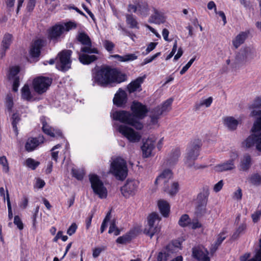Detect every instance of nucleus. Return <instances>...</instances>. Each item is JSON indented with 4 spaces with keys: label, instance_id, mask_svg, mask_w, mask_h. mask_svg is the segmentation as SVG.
<instances>
[{
    "label": "nucleus",
    "instance_id": "72a5a7b5",
    "mask_svg": "<svg viewBox=\"0 0 261 261\" xmlns=\"http://www.w3.org/2000/svg\"><path fill=\"white\" fill-rule=\"evenodd\" d=\"M112 57L116 59L119 62H128L133 61L137 59L138 57L134 54H128L124 56L119 55H114Z\"/></svg>",
    "mask_w": 261,
    "mask_h": 261
},
{
    "label": "nucleus",
    "instance_id": "052dcab7",
    "mask_svg": "<svg viewBox=\"0 0 261 261\" xmlns=\"http://www.w3.org/2000/svg\"><path fill=\"white\" fill-rule=\"evenodd\" d=\"M109 233H114L115 236H118L120 232L118 229L116 227V225L114 222H112L111 223L109 232Z\"/></svg>",
    "mask_w": 261,
    "mask_h": 261
},
{
    "label": "nucleus",
    "instance_id": "79ce46f5",
    "mask_svg": "<svg viewBox=\"0 0 261 261\" xmlns=\"http://www.w3.org/2000/svg\"><path fill=\"white\" fill-rule=\"evenodd\" d=\"M161 220V218L160 217L159 214L155 213H152L149 215L147 218L148 221V225H153V226H158V224H156L155 223H159Z\"/></svg>",
    "mask_w": 261,
    "mask_h": 261
},
{
    "label": "nucleus",
    "instance_id": "49530a36",
    "mask_svg": "<svg viewBox=\"0 0 261 261\" xmlns=\"http://www.w3.org/2000/svg\"><path fill=\"white\" fill-rule=\"evenodd\" d=\"M40 164V162L30 158L27 159L25 162L26 166L32 170H35Z\"/></svg>",
    "mask_w": 261,
    "mask_h": 261
},
{
    "label": "nucleus",
    "instance_id": "4c0bfd02",
    "mask_svg": "<svg viewBox=\"0 0 261 261\" xmlns=\"http://www.w3.org/2000/svg\"><path fill=\"white\" fill-rule=\"evenodd\" d=\"M85 174L86 172L83 168H72L71 169L72 176L76 179H83Z\"/></svg>",
    "mask_w": 261,
    "mask_h": 261
},
{
    "label": "nucleus",
    "instance_id": "5701e85b",
    "mask_svg": "<svg viewBox=\"0 0 261 261\" xmlns=\"http://www.w3.org/2000/svg\"><path fill=\"white\" fill-rule=\"evenodd\" d=\"M252 164V159L249 154H245L241 159L239 169L240 171H246L249 169Z\"/></svg>",
    "mask_w": 261,
    "mask_h": 261
},
{
    "label": "nucleus",
    "instance_id": "0e129e2a",
    "mask_svg": "<svg viewBox=\"0 0 261 261\" xmlns=\"http://www.w3.org/2000/svg\"><path fill=\"white\" fill-rule=\"evenodd\" d=\"M29 199L28 198L24 196L21 199L20 202L19 203V206L22 209L25 208L28 205Z\"/></svg>",
    "mask_w": 261,
    "mask_h": 261
},
{
    "label": "nucleus",
    "instance_id": "423d86ee",
    "mask_svg": "<svg viewBox=\"0 0 261 261\" xmlns=\"http://www.w3.org/2000/svg\"><path fill=\"white\" fill-rule=\"evenodd\" d=\"M248 108L252 110L250 113V116H258L254 122L251 129L253 133H257V132L261 130V110H256V109H261V97H256L252 103L249 106Z\"/></svg>",
    "mask_w": 261,
    "mask_h": 261
},
{
    "label": "nucleus",
    "instance_id": "cd10ccee",
    "mask_svg": "<svg viewBox=\"0 0 261 261\" xmlns=\"http://www.w3.org/2000/svg\"><path fill=\"white\" fill-rule=\"evenodd\" d=\"M208 195V188L207 187L204 188L202 191L197 196V203L198 204L206 205Z\"/></svg>",
    "mask_w": 261,
    "mask_h": 261
},
{
    "label": "nucleus",
    "instance_id": "1a4fd4ad",
    "mask_svg": "<svg viewBox=\"0 0 261 261\" xmlns=\"http://www.w3.org/2000/svg\"><path fill=\"white\" fill-rule=\"evenodd\" d=\"M47 38L57 42L61 41L64 34V28L61 23H57L49 28L47 31Z\"/></svg>",
    "mask_w": 261,
    "mask_h": 261
},
{
    "label": "nucleus",
    "instance_id": "9d476101",
    "mask_svg": "<svg viewBox=\"0 0 261 261\" xmlns=\"http://www.w3.org/2000/svg\"><path fill=\"white\" fill-rule=\"evenodd\" d=\"M237 153H232L231 155V158L226 162L218 164L214 166V170L216 172H221L224 171H230L235 168L234 161L238 157Z\"/></svg>",
    "mask_w": 261,
    "mask_h": 261
},
{
    "label": "nucleus",
    "instance_id": "a19ab883",
    "mask_svg": "<svg viewBox=\"0 0 261 261\" xmlns=\"http://www.w3.org/2000/svg\"><path fill=\"white\" fill-rule=\"evenodd\" d=\"M20 72V68L18 66H14L10 67L8 74H7L8 79L11 81L12 79H15L18 76V74Z\"/></svg>",
    "mask_w": 261,
    "mask_h": 261
},
{
    "label": "nucleus",
    "instance_id": "09e8293b",
    "mask_svg": "<svg viewBox=\"0 0 261 261\" xmlns=\"http://www.w3.org/2000/svg\"><path fill=\"white\" fill-rule=\"evenodd\" d=\"M212 97H209L208 98L203 100L199 103L196 104V110L199 109L201 106H205L206 107H209L213 102Z\"/></svg>",
    "mask_w": 261,
    "mask_h": 261
},
{
    "label": "nucleus",
    "instance_id": "f03ea898",
    "mask_svg": "<svg viewBox=\"0 0 261 261\" xmlns=\"http://www.w3.org/2000/svg\"><path fill=\"white\" fill-rule=\"evenodd\" d=\"M130 111L118 110L111 114L113 120L133 126L137 130H141L143 124L140 121L145 118L149 112L147 106L141 102L134 100L130 105Z\"/></svg>",
    "mask_w": 261,
    "mask_h": 261
},
{
    "label": "nucleus",
    "instance_id": "393cba45",
    "mask_svg": "<svg viewBox=\"0 0 261 261\" xmlns=\"http://www.w3.org/2000/svg\"><path fill=\"white\" fill-rule=\"evenodd\" d=\"M258 143V134H251L248 136L242 143V146L246 148H249L256 146Z\"/></svg>",
    "mask_w": 261,
    "mask_h": 261
},
{
    "label": "nucleus",
    "instance_id": "2eb2a0df",
    "mask_svg": "<svg viewBox=\"0 0 261 261\" xmlns=\"http://www.w3.org/2000/svg\"><path fill=\"white\" fill-rule=\"evenodd\" d=\"M127 101V95L125 91L121 88L115 94L113 103L117 107H124Z\"/></svg>",
    "mask_w": 261,
    "mask_h": 261
},
{
    "label": "nucleus",
    "instance_id": "ea45409f",
    "mask_svg": "<svg viewBox=\"0 0 261 261\" xmlns=\"http://www.w3.org/2000/svg\"><path fill=\"white\" fill-rule=\"evenodd\" d=\"M41 122L42 124V129L43 132L49 136H54V134L53 133L54 128L48 125L44 117H42L41 119Z\"/></svg>",
    "mask_w": 261,
    "mask_h": 261
},
{
    "label": "nucleus",
    "instance_id": "ddd939ff",
    "mask_svg": "<svg viewBox=\"0 0 261 261\" xmlns=\"http://www.w3.org/2000/svg\"><path fill=\"white\" fill-rule=\"evenodd\" d=\"M44 140V137L42 135H39L37 137H29L25 144V149L28 152H32L43 143Z\"/></svg>",
    "mask_w": 261,
    "mask_h": 261
},
{
    "label": "nucleus",
    "instance_id": "c756f323",
    "mask_svg": "<svg viewBox=\"0 0 261 261\" xmlns=\"http://www.w3.org/2000/svg\"><path fill=\"white\" fill-rule=\"evenodd\" d=\"M126 23L130 29L139 28V23L137 20L136 17L132 14H126Z\"/></svg>",
    "mask_w": 261,
    "mask_h": 261
},
{
    "label": "nucleus",
    "instance_id": "2f4dec72",
    "mask_svg": "<svg viewBox=\"0 0 261 261\" xmlns=\"http://www.w3.org/2000/svg\"><path fill=\"white\" fill-rule=\"evenodd\" d=\"M21 96L23 100L31 101L33 98L28 84H25L21 89Z\"/></svg>",
    "mask_w": 261,
    "mask_h": 261
},
{
    "label": "nucleus",
    "instance_id": "774afa93",
    "mask_svg": "<svg viewBox=\"0 0 261 261\" xmlns=\"http://www.w3.org/2000/svg\"><path fill=\"white\" fill-rule=\"evenodd\" d=\"M77 227V226L75 223H72L67 230V234L69 236L72 235L76 231Z\"/></svg>",
    "mask_w": 261,
    "mask_h": 261
},
{
    "label": "nucleus",
    "instance_id": "c9c22d12",
    "mask_svg": "<svg viewBox=\"0 0 261 261\" xmlns=\"http://www.w3.org/2000/svg\"><path fill=\"white\" fill-rule=\"evenodd\" d=\"M76 40L83 45L90 44L91 40L89 36L85 32H80L76 36Z\"/></svg>",
    "mask_w": 261,
    "mask_h": 261
},
{
    "label": "nucleus",
    "instance_id": "de8ad7c7",
    "mask_svg": "<svg viewBox=\"0 0 261 261\" xmlns=\"http://www.w3.org/2000/svg\"><path fill=\"white\" fill-rule=\"evenodd\" d=\"M61 24L64 28V33L65 32H68L77 28V23L74 21H69Z\"/></svg>",
    "mask_w": 261,
    "mask_h": 261
},
{
    "label": "nucleus",
    "instance_id": "6e6552de",
    "mask_svg": "<svg viewBox=\"0 0 261 261\" xmlns=\"http://www.w3.org/2000/svg\"><path fill=\"white\" fill-rule=\"evenodd\" d=\"M118 132L123 135L130 142H138L141 139V135L130 127L125 125H120L118 128Z\"/></svg>",
    "mask_w": 261,
    "mask_h": 261
},
{
    "label": "nucleus",
    "instance_id": "4be33fe9",
    "mask_svg": "<svg viewBox=\"0 0 261 261\" xmlns=\"http://www.w3.org/2000/svg\"><path fill=\"white\" fill-rule=\"evenodd\" d=\"M10 119L15 135L17 136L18 135L17 124L21 120V115L18 112L16 111L12 114Z\"/></svg>",
    "mask_w": 261,
    "mask_h": 261
},
{
    "label": "nucleus",
    "instance_id": "13d9d810",
    "mask_svg": "<svg viewBox=\"0 0 261 261\" xmlns=\"http://www.w3.org/2000/svg\"><path fill=\"white\" fill-rule=\"evenodd\" d=\"M0 164L3 166L4 171L5 172H8L9 171L8 161L5 156L0 157Z\"/></svg>",
    "mask_w": 261,
    "mask_h": 261
},
{
    "label": "nucleus",
    "instance_id": "dca6fc26",
    "mask_svg": "<svg viewBox=\"0 0 261 261\" xmlns=\"http://www.w3.org/2000/svg\"><path fill=\"white\" fill-rule=\"evenodd\" d=\"M145 76H139L135 80L132 81L127 86L126 89L129 93H133L136 91L140 92L142 91L141 85L143 83Z\"/></svg>",
    "mask_w": 261,
    "mask_h": 261
},
{
    "label": "nucleus",
    "instance_id": "f257e3e1",
    "mask_svg": "<svg viewBox=\"0 0 261 261\" xmlns=\"http://www.w3.org/2000/svg\"><path fill=\"white\" fill-rule=\"evenodd\" d=\"M126 74L118 68L102 65L92 70V86L102 88H111L126 81Z\"/></svg>",
    "mask_w": 261,
    "mask_h": 261
},
{
    "label": "nucleus",
    "instance_id": "6e6d98bb",
    "mask_svg": "<svg viewBox=\"0 0 261 261\" xmlns=\"http://www.w3.org/2000/svg\"><path fill=\"white\" fill-rule=\"evenodd\" d=\"M195 59H196V57L192 58L188 62V63L182 67V68L181 69V70L180 71V74L181 75H182L186 72V71L188 70V69L191 67V66L192 65L193 63L195 61Z\"/></svg>",
    "mask_w": 261,
    "mask_h": 261
},
{
    "label": "nucleus",
    "instance_id": "c85d7f7f",
    "mask_svg": "<svg viewBox=\"0 0 261 261\" xmlns=\"http://www.w3.org/2000/svg\"><path fill=\"white\" fill-rule=\"evenodd\" d=\"M158 207L162 215L167 217L169 213L170 206L167 201L164 200H159L158 202Z\"/></svg>",
    "mask_w": 261,
    "mask_h": 261
},
{
    "label": "nucleus",
    "instance_id": "4468645a",
    "mask_svg": "<svg viewBox=\"0 0 261 261\" xmlns=\"http://www.w3.org/2000/svg\"><path fill=\"white\" fill-rule=\"evenodd\" d=\"M138 184V182L136 180H126V183L121 188L122 194L126 198L134 195Z\"/></svg>",
    "mask_w": 261,
    "mask_h": 261
},
{
    "label": "nucleus",
    "instance_id": "f8f14e48",
    "mask_svg": "<svg viewBox=\"0 0 261 261\" xmlns=\"http://www.w3.org/2000/svg\"><path fill=\"white\" fill-rule=\"evenodd\" d=\"M45 45V41L42 39H38L32 43L29 54L32 58L35 59V61H38V58L40 56L41 50Z\"/></svg>",
    "mask_w": 261,
    "mask_h": 261
},
{
    "label": "nucleus",
    "instance_id": "c03bdc74",
    "mask_svg": "<svg viewBox=\"0 0 261 261\" xmlns=\"http://www.w3.org/2000/svg\"><path fill=\"white\" fill-rule=\"evenodd\" d=\"M173 177V172L169 169L164 170L155 179H170Z\"/></svg>",
    "mask_w": 261,
    "mask_h": 261
},
{
    "label": "nucleus",
    "instance_id": "412c9836",
    "mask_svg": "<svg viewBox=\"0 0 261 261\" xmlns=\"http://www.w3.org/2000/svg\"><path fill=\"white\" fill-rule=\"evenodd\" d=\"M180 150L178 147L172 149L167 160V163L169 166L176 164L180 156Z\"/></svg>",
    "mask_w": 261,
    "mask_h": 261
},
{
    "label": "nucleus",
    "instance_id": "8fccbe9b",
    "mask_svg": "<svg viewBox=\"0 0 261 261\" xmlns=\"http://www.w3.org/2000/svg\"><path fill=\"white\" fill-rule=\"evenodd\" d=\"M225 239V234L223 233H221L215 242V244L213 245L212 250L213 251H215L218 248V246L222 243V242L223 241V240Z\"/></svg>",
    "mask_w": 261,
    "mask_h": 261
},
{
    "label": "nucleus",
    "instance_id": "0eeeda50",
    "mask_svg": "<svg viewBox=\"0 0 261 261\" xmlns=\"http://www.w3.org/2000/svg\"><path fill=\"white\" fill-rule=\"evenodd\" d=\"M51 78L39 76L35 77L32 82L33 89L38 94L45 93L52 83Z\"/></svg>",
    "mask_w": 261,
    "mask_h": 261
},
{
    "label": "nucleus",
    "instance_id": "aec40b11",
    "mask_svg": "<svg viewBox=\"0 0 261 261\" xmlns=\"http://www.w3.org/2000/svg\"><path fill=\"white\" fill-rule=\"evenodd\" d=\"M153 14L151 15L150 17V22L158 24L164 23L166 21V18L164 13L154 8H153Z\"/></svg>",
    "mask_w": 261,
    "mask_h": 261
},
{
    "label": "nucleus",
    "instance_id": "603ef678",
    "mask_svg": "<svg viewBox=\"0 0 261 261\" xmlns=\"http://www.w3.org/2000/svg\"><path fill=\"white\" fill-rule=\"evenodd\" d=\"M6 106L9 112H11L13 107V100L11 95H8L6 98Z\"/></svg>",
    "mask_w": 261,
    "mask_h": 261
},
{
    "label": "nucleus",
    "instance_id": "20e7f679",
    "mask_svg": "<svg viewBox=\"0 0 261 261\" xmlns=\"http://www.w3.org/2000/svg\"><path fill=\"white\" fill-rule=\"evenodd\" d=\"M202 143L200 139H194L191 141L186 149V163L189 166H191L194 162L197 160L200 154V151Z\"/></svg>",
    "mask_w": 261,
    "mask_h": 261
},
{
    "label": "nucleus",
    "instance_id": "3c124183",
    "mask_svg": "<svg viewBox=\"0 0 261 261\" xmlns=\"http://www.w3.org/2000/svg\"><path fill=\"white\" fill-rule=\"evenodd\" d=\"M190 222V219L188 215L185 214L181 216L179 220L178 224L182 227H185L189 225Z\"/></svg>",
    "mask_w": 261,
    "mask_h": 261
},
{
    "label": "nucleus",
    "instance_id": "bb28decb",
    "mask_svg": "<svg viewBox=\"0 0 261 261\" xmlns=\"http://www.w3.org/2000/svg\"><path fill=\"white\" fill-rule=\"evenodd\" d=\"M223 121L224 124L230 130H236L239 124L238 121L231 116L224 118Z\"/></svg>",
    "mask_w": 261,
    "mask_h": 261
},
{
    "label": "nucleus",
    "instance_id": "39448f33",
    "mask_svg": "<svg viewBox=\"0 0 261 261\" xmlns=\"http://www.w3.org/2000/svg\"><path fill=\"white\" fill-rule=\"evenodd\" d=\"M72 54V51L70 49H64L58 54L56 67L58 70L66 72L71 68Z\"/></svg>",
    "mask_w": 261,
    "mask_h": 261
},
{
    "label": "nucleus",
    "instance_id": "9b49d317",
    "mask_svg": "<svg viewBox=\"0 0 261 261\" xmlns=\"http://www.w3.org/2000/svg\"><path fill=\"white\" fill-rule=\"evenodd\" d=\"M90 181L94 194L100 199L106 198L108 195V190L102 180H90Z\"/></svg>",
    "mask_w": 261,
    "mask_h": 261
},
{
    "label": "nucleus",
    "instance_id": "58836bf2",
    "mask_svg": "<svg viewBox=\"0 0 261 261\" xmlns=\"http://www.w3.org/2000/svg\"><path fill=\"white\" fill-rule=\"evenodd\" d=\"M249 257L250 254L249 253H245L240 257V261H261V247H259V249L256 253L254 257L248 259Z\"/></svg>",
    "mask_w": 261,
    "mask_h": 261
},
{
    "label": "nucleus",
    "instance_id": "473e14b6",
    "mask_svg": "<svg viewBox=\"0 0 261 261\" xmlns=\"http://www.w3.org/2000/svg\"><path fill=\"white\" fill-rule=\"evenodd\" d=\"M160 227L158 226H153L147 224L144 230V233L150 238H152L154 234L160 232Z\"/></svg>",
    "mask_w": 261,
    "mask_h": 261
},
{
    "label": "nucleus",
    "instance_id": "6ab92c4d",
    "mask_svg": "<svg viewBox=\"0 0 261 261\" xmlns=\"http://www.w3.org/2000/svg\"><path fill=\"white\" fill-rule=\"evenodd\" d=\"M164 189L165 192L170 195H173L178 191V184L177 182L171 180H165L164 182Z\"/></svg>",
    "mask_w": 261,
    "mask_h": 261
},
{
    "label": "nucleus",
    "instance_id": "7ed1b4c3",
    "mask_svg": "<svg viewBox=\"0 0 261 261\" xmlns=\"http://www.w3.org/2000/svg\"><path fill=\"white\" fill-rule=\"evenodd\" d=\"M108 173L114 176L116 179H125L128 174L126 162L119 156L113 159Z\"/></svg>",
    "mask_w": 261,
    "mask_h": 261
},
{
    "label": "nucleus",
    "instance_id": "5fc2aeb1",
    "mask_svg": "<svg viewBox=\"0 0 261 261\" xmlns=\"http://www.w3.org/2000/svg\"><path fill=\"white\" fill-rule=\"evenodd\" d=\"M103 46L107 51L111 53L113 51L115 44L112 41L106 40L103 42Z\"/></svg>",
    "mask_w": 261,
    "mask_h": 261
},
{
    "label": "nucleus",
    "instance_id": "a878e982",
    "mask_svg": "<svg viewBox=\"0 0 261 261\" xmlns=\"http://www.w3.org/2000/svg\"><path fill=\"white\" fill-rule=\"evenodd\" d=\"M247 37L248 33L246 32H242L239 34L232 41L235 48H238L241 44L244 43Z\"/></svg>",
    "mask_w": 261,
    "mask_h": 261
},
{
    "label": "nucleus",
    "instance_id": "4d7b16f0",
    "mask_svg": "<svg viewBox=\"0 0 261 261\" xmlns=\"http://www.w3.org/2000/svg\"><path fill=\"white\" fill-rule=\"evenodd\" d=\"M110 213H108L107 215H106V217L105 218L104 220H103V222L101 224V227H100V232L101 233H102L106 229V227H107L108 222L110 220Z\"/></svg>",
    "mask_w": 261,
    "mask_h": 261
},
{
    "label": "nucleus",
    "instance_id": "a18cd8bd",
    "mask_svg": "<svg viewBox=\"0 0 261 261\" xmlns=\"http://www.w3.org/2000/svg\"><path fill=\"white\" fill-rule=\"evenodd\" d=\"M148 12V7L147 4H141L138 3V9L137 13L139 15L146 16Z\"/></svg>",
    "mask_w": 261,
    "mask_h": 261
},
{
    "label": "nucleus",
    "instance_id": "e433bc0d",
    "mask_svg": "<svg viewBox=\"0 0 261 261\" xmlns=\"http://www.w3.org/2000/svg\"><path fill=\"white\" fill-rule=\"evenodd\" d=\"M81 52L83 53V54L88 55L92 54H99L98 49L92 46V42H90V44L88 43V44H86L82 47Z\"/></svg>",
    "mask_w": 261,
    "mask_h": 261
},
{
    "label": "nucleus",
    "instance_id": "e2e57ef3",
    "mask_svg": "<svg viewBox=\"0 0 261 261\" xmlns=\"http://www.w3.org/2000/svg\"><path fill=\"white\" fill-rule=\"evenodd\" d=\"M249 50V49L248 48H244V54L241 55V54H238L236 57V61H237L238 62H240L241 61H244L245 60H246V58H247L246 54L248 53Z\"/></svg>",
    "mask_w": 261,
    "mask_h": 261
},
{
    "label": "nucleus",
    "instance_id": "37998d69",
    "mask_svg": "<svg viewBox=\"0 0 261 261\" xmlns=\"http://www.w3.org/2000/svg\"><path fill=\"white\" fill-rule=\"evenodd\" d=\"M173 102V99L170 98L164 101L162 105L159 106L163 114L167 113L171 109V106Z\"/></svg>",
    "mask_w": 261,
    "mask_h": 261
},
{
    "label": "nucleus",
    "instance_id": "680f3d73",
    "mask_svg": "<svg viewBox=\"0 0 261 261\" xmlns=\"http://www.w3.org/2000/svg\"><path fill=\"white\" fill-rule=\"evenodd\" d=\"M12 80L13 81L12 84V90L13 92H16L18 91V89L20 85L19 77H15Z\"/></svg>",
    "mask_w": 261,
    "mask_h": 261
},
{
    "label": "nucleus",
    "instance_id": "7c9ffc66",
    "mask_svg": "<svg viewBox=\"0 0 261 261\" xmlns=\"http://www.w3.org/2000/svg\"><path fill=\"white\" fill-rule=\"evenodd\" d=\"M150 114L151 122L153 124L157 123L160 116L163 114L159 106L152 109L150 111Z\"/></svg>",
    "mask_w": 261,
    "mask_h": 261
},
{
    "label": "nucleus",
    "instance_id": "bf43d9fd",
    "mask_svg": "<svg viewBox=\"0 0 261 261\" xmlns=\"http://www.w3.org/2000/svg\"><path fill=\"white\" fill-rule=\"evenodd\" d=\"M36 0H29L26 7L27 11L30 13L33 12L36 6Z\"/></svg>",
    "mask_w": 261,
    "mask_h": 261
},
{
    "label": "nucleus",
    "instance_id": "338daca9",
    "mask_svg": "<svg viewBox=\"0 0 261 261\" xmlns=\"http://www.w3.org/2000/svg\"><path fill=\"white\" fill-rule=\"evenodd\" d=\"M45 183L44 180H36L34 184V188L35 190H39L43 188Z\"/></svg>",
    "mask_w": 261,
    "mask_h": 261
},
{
    "label": "nucleus",
    "instance_id": "69168bd1",
    "mask_svg": "<svg viewBox=\"0 0 261 261\" xmlns=\"http://www.w3.org/2000/svg\"><path fill=\"white\" fill-rule=\"evenodd\" d=\"M14 223L17 225L19 229H22L23 226L20 218L18 216H15L14 219Z\"/></svg>",
    "mask_w": 261,
    "mask_h": 261
},
{
    "label": "nucleus",
    "instance_id": "864d4df0",
    "mask_svg": "<svg viewBox=\"0 0 261 261\" xmlns=\"http://www.w3.org/2000/svg\"><path fill=\"white\" fill-rule=\"evenodd\" d=\"M206 205L197 203L195 213L198 216H202L206 213Z\"/></svg>",
    "mask_w": 261,
    "mask_h": 261
},
{
    "label": "nucleus",
    "instance_id": "f704fd0d",
    "mask_svg": "<svg viewBox=\"0 0 261 261\" xmlns=\"http://www.w3.org/2000/svg\"><path fill=\"white\" fill-rule=\"evenodd\" d=\"M13 35L10 33H6L3 37L1 47H3L4 49H8L12 43Z\"/></svg>",
    "mask_w": 261,
    "mask_h": 261
},
{
    "label": "nucleus",
    "instance_id": "b1692460",
    "mask_svg": "<svg viewBox=\"0 0 261 261\" xmlns=\"http://www.w3.org/2000/svg\"><path fill=\"white\" fill-rule=\"evenodd\" d=\"M98 59V57L94 55H88L85 54H79V60L84 65H89L95 62Z\"/></svg>",
    "mask_w": 261,
    "mask_h": 261
},
{
    "label": "nucleus",
    "instance_id": "f3484780",
    "mask_svg": "<svg viewBox=\"0 0 261 261\" xmlns=\"http://www.w3.org/2000/svg\"><path fill=\"white\" fill-rule=\"evenodd\" d=\"M154 147V142L149 139H147L141 146L143 156L144 158L150 156Z\"/></svg>",
    "mask_w": 261,
    "mask_h": 261
},
{
    "label": "nucleus",
    "instance_id": "a211bd4d",
    "mask_svg": "<svg viewBox=\"0 0 261 261\" xmlns=\"http://www.w3.org/2000/svg\"><path fill=\"white\" fill-rule=\"evenodd\" d=\"M208 254L207 251L204 248H195L193 249L194 257L199 261H210Z\"/></svg>",
    "mask_w": 261,
    "mask_h": 261
}]
</instances>
